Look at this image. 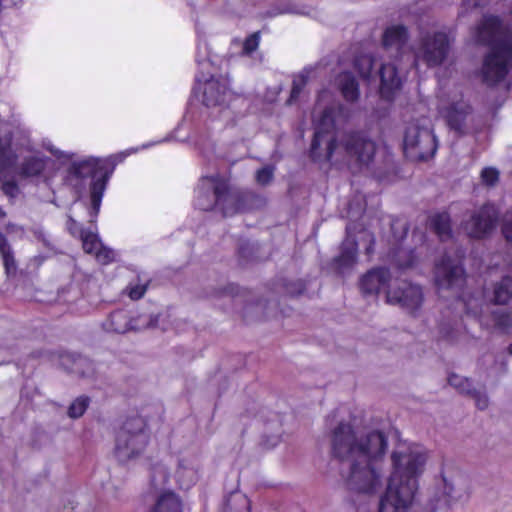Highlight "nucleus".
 Instances as JSON below:
<instances>
[{
    "instance_id": "37",
    "label": "nucleus",
    "mask_w": 512,
    "mask_h": 512,
    "mask_svg": "<svg viewBox=\"0 0 512 512\" xmlns=\"http://www.w3.org/2000/svg\"><path fill=\"white\" fill-rule=\"evenodd\" d=\"M391 229L396 242L402 240L407 234V224L404 221H394L391 225Z\"/></svg>"
},
{
    "instance_id": "29",
    "label": "nucleus",
    "mask_w": 512,
    "mask_h": 512,
    "mask_svg": "<svg viewBox=\"0 0 512 512\" xmlns=\"http://www.w3.org/2000/svg\"><path fill=\"white\" fill-rule=\"evenodd\" d=\"M392 261L399 268H409L412 267L415 262V255L411 249H406L403 247H397L393 250L391 254Z\"/></svg>"
},
{
    "instance_id": "14",
    "label": "nucleus",
    "mask_w": 512,
    "mask_h": 512,
    "mask_svg": "<svg viewBox=\"0 0 512 512\" xmlns=\"http://www.w3.org/2000/svg\"><path fill=\"white\" fill-rule=\"evenodd\" d=\"M439 112L449 127L460 134L467 133L473 126L472 107L461 95H454L449 101H442Z\"/></svg>"
},
{
    "instance_id": "40",
    "label": "nucleus",
    "mask_w": 512,
    "mask_h": 512,
    "mask_svg": "<svg viewBox=\"0 0 512 512\" xmlns=\"http://www.w3.org/2000/svg\"><path fill=\"white\" fill-rule=\"evenodd\" d=\"M502 233L505 239L512 243V211L507 212L503 218Z\"/></svg>"
},
{
    "instance_id": "4",
    "label": "nucleus",
    "mask_w": 512,
    "mask_h": 512,
    "mask_svg": "<svg viewBox=\"0 0 512 512\" xmlns=\"http://www.w3.org/2000/svg\"><path fill=\"white\" fill-rule=\"evenodd\" d=\"M57 169L56 161L35 150L28 137L11 134L7 126H0V179L19 174L50 183Z\"/></svg>"
},
{
    "instance_id": "20",
    "label": "nucleus",
    "mask_w": 512,
    "mask_h": 512,
    "mask_svg": "<svg viewBox=\"0 0 512 512\" xmlns=\"http://www.w3.org/2000/svg\"><path fill=\"white\" fill-rule=\"evenodd\" d=\"M347 237L342 243L341 253L335 259V264L339 273L344 274L348 272L356 263L357 260V243L353 236L352 225L346 226Z\"/></svg>"
},
{
    "instance_id": "30",
    "label": "nucleus",
    "mask_w": 512,
    "mask_h": 512,
    "mask_svg": "<svg viewBox=\"0 0 512 512\" xmlns=\"http://www.w3.org/2000/svg\"><path fill=\"white\" fill-rule=\"evenodd\" d=\"M0 253L3 260V265L7 275H11L16 270L15 261L11 254L10 247L2 234H0Z\"/></svg>"
},
{
    "instance_id": "38",
    "label": "nucleus",
    "mask_w": 512,
    "mask_h": 512,
    "mask_svg": "<svg viewBox=\"0 0 512 512\" xmlns=\"http://www.w3.org/2000/svg\"><path fill=\"white\" fill-rule=\"evenodd\" d=\"M88 364V360L86 358H83L81 356H77L73 360V365L69 367L72 373L79 374L83 377L90 376L92 371H83L82 367L84 365Z\"/></svg>"
},
{
    "instance_id": "27",
    "label": "nucleus",
    "mask_w": 512,
    "mask_h": 512,
    "mask_svg": "<svg viewBox=\"0 0 512 512\" xmlns=\"http://www.w3.org/2000/svg\"><path fill=\"white\" fill-rule=\"evenodd\" d=\"M337 85L347 101H355L359 96L358 83L351 73L343 72L337 78Z\"/></svg>"
},
{
    "instance_id": "15",
    "label": "nucleus",
    "mask_w": 512,
    "mask_h": 512,
    "mask_svg": "<svg viewBox=\"0 0 512 512\" xmlns=\"http://www.w3.org/2000/svg\"><path fill=\"white\" fill-rule=\"evenodd\" d=\"M498 214L493 204H485L469 213L468 218L462 222V229L469 237L485 238L495 229Z\"/></svg>"
},
{
    "instance_id": "43",
    "label": "nucleus",
    "mask_w": 512,
    "mask_h": 512,
    "mask_svg": "<svg viewBox=\"0 0 512 512\" xmlns=\"http://www.w3.org/2000/svg\"><path fill=\"white\" fill-rule=\"evenodd\" d=\"M146 291L145 285H137L129 289V297L133 300L140 299Z\"/></svg>"
},
{
    "instance_id": "16",
    "label": "nucleus",
    "mask_w": 512,
    "mask_h": 512,
    "mask_svg": "<svg viewBox=\"0 0 512 512\" xmlns=\"http://www.w3.org/2000/svg\"><path fill=\"white\" fill-rule=\"evenodd\" d=\"M462 255L457 254L452 258L445 254L435 263L434 281L439 289H449L460 286L464 280V269L461 265Z\"/></svg>"
},
{
    "instance_id": "34",
    "label": "nucleus",
    "mask_w": 512,
    "mask_h": 512,
    "mask_svg": "<svg viewBox=\"0 0 512 512\" xmlns=\"http://www.w3.org/2000/svg\"><path fill=\"white\" fill-rule=\"evenodd\" d=\"M89 404L87 397L81 396L75 399L69 407L68 414L71 418H78L84 414Z\"/></svg>"
},
{
    "instance_id": "33",
    "label": "nucleus",
    "mask_w": 512,
    "mask_h": 512,
    "mask_svg": "<svg viewBox=\"0 0 512 512\" xmlns=\"http://www.w3.org/2000/svg\"><path fill=\"white\" fill-rule=\"evenodd\" d=\"M169 479V472L167 467L158 463L154 465L151 472V483L154 487L158 488L165 485Z\"/></svg>"
},
{
    "instance_id": "19",
    "label": "nucleus",
    "mask_w": 512,
    "mask_h": 512,
    "mask_svg": "<svg viewBox=\"0 0 512 512\" xmlns=\"http://www.w3.org/2000/svg\"><path fill=\"white\" fill-rule=\"evenodd\" d=\"M380 87L379 93L383 100L388 102L394 100L401 86V79L393 64H383L379 71Z\"/></svg>"
},
{
    "instance_id": "24",
    "label": "nucleus",
    "mask_w": 512,
    "mask_h": 512,
    "mask_svg": "<svg viewBox=\"0 0 512 512\" xmlns=\"http://www.w3.org/2000/svg\"><path fill=\"white\" fill-rule=\"evenodd\" d=\"M407 40V30L402 25L388 27L383 35V45L386 49H395L401 52Z\"/></svg>"
},
{
    "instance_id": "6",
    "label": "nucleus",
    "mask_w": 512,
    "mask_h": 512,
    "mask_svg": "<svg viewBox=\"0 0 512 512\" xmlns=\"http://www.w3.org/2000/svg\"><path fill=\"white\" fill-rule=\"evenodd\" d=\"M476 41L490 46L483 59L480 75L482 81L493 86L505 79L512 66V39L499 18L485 16L475 31Z\"/></svg>"
},
{
    "instance_id": "25",
    "label": "nucleus",
    "mask_w": 512,
    "mask_h": 512,
    "mask_svg": "<svg viewBox=\"0 0 512 512\" xmlns=\"http://www.w3.org/2000/svg\"><path fill=\"white\" fill-rule=\"evenodd\" d=\"M103 327L108 332L125 333L137 327L130 321L129 315L124 310L113 312L104 322Z\"/></svg>"
},
{
    "instance_id": "46",
    "label": "nucleus",
    "mask_w": 512,
    "mask_h": 512,
    "mask_svg": "<svg viewBox=\"0 0 512 512\" xmlns=\"http://www.w3.org/2000/svg\"><path fill=\"white\" fill-rule=\"evenodd\" d=\"M508 352L512 355V344L508 347Z\"/></svg>"
},
{
    "instance_id": "1",
    "label": "nucleus",
    "mask_w": 512,
    "mask_h": 512,
    "mask_svg": "<svg viewBox=\"0 0 512 512\" xmlns=\"http://www.w3.org/2000/svg\"><path fill=\"white\" fill-rule=\"evenodd\" d=\"M343 107L329 91H321L312 112L314 137L310 156L314 161H328L331 164L367 166L376 152V144L362 132L335 136L336 121L342 115Z\"/></svg>"
},
{
    "instance_id": "12",
    "label": "nucleus",
    "mask_w": 512,
    "mask_h": 512,
    "mask_svg": "<svg viewBox=\"0 0 512 512\" xmlns=\"http://www.w3.org/2000/svg\"><path fill=\"white\" fill-rule=\"evenodd\" d=\"M403 149L411 160H427L434 156L437 142L426 120L424 123H409L404 134Z\"/></svg>"
},
{
    "instance_id": "42",
    "label": "nucleus",
    "mask_w": 512,
    "mask_h": 512,
    "mask_svg": "<svg viewBox=\"0 0 512 512\" xmlns=\"http://www.w3.org/2000/svg\"><path fill=\"white\" fill-rule=\"evenodd\" d=\"M46 149L51 152L53 156H55L58 160H68L72 159V154H69L67 152H63L57 148H55L52 145L46 146Z\"/></svg>"
},
{
    "instance_id": "3",
    "label": "nucleus",
    "mask_w": 512,
    "mask_h": 512,
    "mask_svg": "<svg viewBox=\"0 0 512 512\" xmlns=\"http://www.w3.org/2000/svg\"><path fill=\"white\" fill-rule=\"evenodd\" d=\"M138 150L139 148H131L107 158L84 157L70 164L63 181L79 195L83 193L86 185H89V207L87 208L89 222L96 221L104 192L116 165Z\"/></svg>"
},
{
    "instance_id": "44",
    "label": "nucleus",
    "mask_w": 512,
    "mask_h": 512,
    "mask_svg": "<svg viewBox=\"0 0 512 512\" xmlns=\"http://www.w3.org/2000/svg\"><path fill=\"white\" fill-rule=\"evenodd\" d=\"M3 191L10 196H14L18 192V187L14 181H5L2 185Z\"/></svg>"
},
{
    "instance_id": "9",
    "label": "nucleus",
    "mask_w": 512,
    "mask_h": 512,
    "mask_svg": "<svg viewBox=\"0 0 512 512\" xmlns=\"http://www.w3.org/2000/svg\"><path fill=\"white\" fill-rule=\"evenodd\" d=\"M428 460L426 449L415 443L400 442L391 454L392 472L388 482L410 488L414 493L418 490V478L424 472Z\"/></svg>"
},
{
    "instance_id": "35",
    "label": "nucleus",
    "mask_w": 512,
    "mask_h": 512,
    "mask_svg": "<svg viewBox=\"0 0 512 512\" xmlns=\"http://www.w3.org/2000/svg\"><path fill=\"white\" fill-rule=\"evenodd\" d=\"M260 43V35L258 32L253 33L249 37H247L243 43L242 53L244 55H251L254 51L257 50Z\"/></svg>"
},
{
    "instance_id": "39",
    "label": "nucleus",
    "mask_w": 512,
    "mask_h": 512,
    "mask_svg": "<svg viewBox=\"0 0 512 512\" xmlns=\"http://www.w3.org/2000/svg\"><path fill=\"white\" fill-rule=\"evenodd\" d=\"M469 395L473 397V399L475 400V404L479 409L484 410L488 407L489 398L484 391L477 390L476 388H474L472 390V393H470Z\"/></svg>"
},
{
    "instance_id": "17",
    "label": "nucleus",
    "mask_w": 512,
    "mask_h": 512,
    "mask_svg": "<svg viewBox=\"0 0 512 512\" xmlns=\"http://www.w3.org/2000/svg\"><path fill=\"white\" fill-rule=\"evenodd\" d=\"M67 229L73 236L81 238L84 251L93 254L99 263L108 264L115 259L114 251L102 244L97 233L82 229L71 216L68 217Z\"/></svg>"
},
{
    "instance_id": "26",
    "label": "nucleus",
    "mask_w": 512,
    "mask_h": 512,
    "mask_svg": "<svg viewBox=\"0 0 512 512\" xmlns=\"http://www.w3.org/2000/svg\"><path fill=\"white\" fill-rule=\"evenodd\" d=\"M429 225L441 241L452 237L450 216L447 212L435 213L429 218Z\"/></svg>"
},
{
    "instance_id": "11",
    "label": "nucleus",
    "mask_w": 512,
    "mask_h": 512,
    "mask_svg": "<svg viewBox=\"0 0 512 512\" xmlns=\"http://www.w3.org/2000/svg\"><path fill=\"white\" fill-rule=\"evenodd\" d=\"M140 417L127 420L116 436L115 454L119 461L127 462L139 457L148 444V434Z\"/></svg>"
},
{
    "instance_id": "28",
    "label": "nucleus",
    "mask_w": 512,
    "mask_h": 512,
    "mask_svg": "<svg viewBox=\"0 0 512 512\" xmlns=\"http://www.w3.org/2000/svg\"><path fill=\"white\" fill-rule=\"evenodd\" d=\"M313 73L314 71L312 69H304L301 73L294 77L290 98L288 100L290 104L298 99L299 95L307 85Z\"/></svg>"
},
{
    "instance_id": "41",
    "label": "nucleus",
    "mask_w": 512,
    "mask_h": 512,
    "mask_svg": "<svg viewBox=\"0 0 512 512\" xmlns=\"http://www.w3.org/2000/svg\"><path fill=\"white\" fill-rule=\"evenodd\" d=\"M273 176V170L270 167H265L259 170L256 174V180L261 185L268 184Z\"/></svg>"
},
{
    "instance_id": "31",
    "label": "nucleus",
    "mask_w": 512,
    "mask_h": 512,
    "mask_svg": "<svg viewBox=\"0 0 512 512\" xmlns=\"http://www.w3.org/2000/svg\"><path fill=\"white\" fill-rule=\"evenodd\" d=\"M448 383L460 393L468 395L472 393V390L475 388L468 378L454 373L449 375Z\"/></svg>"
},
{
    "instance_id": "7",
    "label": "nucleus",
    "mask_w": 512,
    "mask_h": 512,
    "mask_svg": "<svg viewBox=\"0 0 512 512\" xmlns=\"http://www.w3.org/2000/svg\"><path fill=\"white\" fill-rule=\"evenodd\" d=\"M360 286L365 294H378L380 291H385L387 303L399 305L409 311L417 310L423 301L419 286L406 281L392 283L389 271L384 268L370 270L362 277Z\"/></svg>"
},
{
    "instance_id": "23",
    "label": "nucleus",
    "mask_w": 512,
    "mask_h": 512,
    "mask_svg": "<svg viewBox=\"0 0 512 512\" xmlns=\"http://www.w3.org/2000/svg\"><path fill=\"white\" fill-rule=\"evenodd\" d=\"M441 485L443 489L444 502L449 506L464 503L469 497L466 489L456 485L455 481L446 475L442 476Z\"/></svg>"
},
{
    "instance_id": "2",
    "label": "nucleus",
    "mask_w": 512,
    "mask_h": 512,
    "mask_svg": "<svg viewBox=\"0 0 512 512\" xmlns=\"http://www.w3.org/2000/svg\"><path fill=\"white\" fill-rule=\"evenodd\" d=\"M331 447L335 457L350 463V490L373 494L382 488L383 473L378 462L386 453L387 441L381 431L359 432L342 422L333 430Z\"/></svg>"
},
{
    "instance_id": "48",
    "label": "nucleus",
    "mask_w": 512,
    "mask_h": 512,
    "mask_svg": "<svg viewBox=\"0 0 512 512\" xmlns=\"http://www.w3.org/2000/svg\"><path fill=\"white\" fill-rule=\"evenodd\" d=\"M68 358H69V356L63 357V359H62V363H63V364H65V361H66V359H68Z\"/></svg>"
},
{
    "instance_id": "10",
    "label": "nucleus",
    "mask_w": 512,
    "mask_h": 512,
    "mask_svg": "<svg viewBox=\"0 0 512 512\" xmlns=\"http://www.w3.org/2000/svg\"><path fill=\"white\" fill-rule=\"evenodd\" d=\"M194 205L203 211L217 209L224 216L246 209L239 193L230 191L227 180L219 175L204 176L199 180Z\"/></svg>"
},
{
    "instance_id": "22",
    "label": "nucleus",
    "mask_w": 512,
    "mask_h": 512,
    "mask_svg": "<svg viewBox=\"0 0 512 512\" xmlns=\"http://www.w3.org/2000/svg\"><path fill=\"white\" fill-rule=\"evenodd\" d=\"M150 512H182V500L172 490H162L155 496Z\"/></svg>"
},
{
    "instance_id": "21",
    "label": "nucleus",
    "mask_w": 512,
    "mask_h": 512,
    "mask_svg": "<svg viewBox=\"0 0 512 512\" xmlns=\"http://www.w3.org/2000/svg\"><path fill=\"white\" fill-rule=\"evenodd\" d=\"M175 478L182 488H189L198 480V464L195 459L182 458L179 460Z\"/></svg>"
},
{
    "instance_id": "5",
    "label": "nucleus",
    "mask_w": 512,
    "mask_h": 512,
    "mask_svg": "<svg viewBox=\"0 0 512 512\" xmlns=\"http://www.w3.org/2000/svg\"><path fill=\"white\" fill-rule=\"evenodd\" d=\"M489 275L492 278V289L486 292L485 297L481 293H466L458 300V304L463 307L466 316L477 320L481 327L493 326L504 333H511L512 315L505 311H494L491 317L487 316L489 306L486 299L499 305H506L512 300V265L493 268Z\"/></svg>"
},
{
    "instance_id": "32",
    "label": "nucleus",
    "mask_w": 512,
    "mask_h": 512,
    "mask_svg": "<svg viewBox=\"0 0 512 512\" xmlns=\"http://www.w3.org/2000/svg\"><path fill=\"white\" fill-rule=\"evenodd\" d=\"M374 62H375L374 58L368 54L361 55L356 58L355 68L358 70V72L362 78H364V79L370 78Z\"/></svg>"
},
{
    "instance_id": "36",
    "label": "nucleus",
    "mask_w": 512,
    "mask_h": 512,
    "mask_svg": "<svg viewBox=\"0 0 512 512\" xmlns=\"http://www.w3.org/2000/svg\"><path fill=\"white\" fill-rule=\"evenodd\" d=\"M481 179L484 184L493 186L499 179V172L492 167L484 168L481 172Z\"/></svg>"
},
{
    "instance_id": "13",
    "label": "nucleus",
    "mask_w": 512,
    "mask_h": 512,
    "mask_svg": "<svg viewBox=\"0 0 512 512\" xmlns=\"http://www.w3.org/2000/svg\"><path fill=\"white\" fill-rule=\"evenodd\" d=\"M450 39L444 30H422L418 45L414 48V64L419 62L433 67L440 65L448 55Z\"/></svg>"
},
{
    "instance_id": "45",
    "label": "nucleus",
    "mask_w": 512,
    "mask_h": 512,
    "mask_svg": "<svg viewBox=\"0 0 512 512\" xmlns=\"http://www.w3.org/2000/svg\"><path fill=\"white\" fill-rule=\"evenodd\" d=\"M171 139V137H168V138H165V139H161V140H158L157 142H152V143H147V144H144L141 146V149H146V148H149L155 144H159V143H162V142H166V141H169Z\"/></svg>"
},
{
    "instance_id": "18",
    "label": "nucleus",
    "mask_w": 512,
    "mask_h": 512,
    "mask_svg": "<svg viewBox=\"0 0 512 512\" xmlns=\"http://www.w3.org/2000/svg\"><path fill=\"white\" fill-rule=\"evenodd\" d=\"M415 494L410 488L404 489L388 482L385 493L380 497L377 512H408Z\"/></svg>"
},
{
    "instance_id": "47",
    "label": "nucleus",
    "mask_w": 512,
    "mask_h": 512,
    "mask_svg": "<svg viewBox=\"0 0 512 512\" xmlns=\"http://www.w3.org/2000/svg\"><path fill=\"white\" fill-rule=\"evenodd\" d=\"M366 250H367V253H371V251H372V247H371V246H368Z\"/></svg>"
},
{
    "instance_id": "49",
    "label": "nucleus",
    "mask_w": 512,
    "mask_h": 512,
    "mask_svg": "<svg viewBox=\"0 0 512 512\" xmlns=\"http://www.w3.org/2000/svg\"><path fill=\"white\" fill-rule=\"evenodd\" d=\"M80 204H81V205H83V206H86V205H87V203L82 202V201L80 202Z\"/></svg>"
},
{
    "instance_id": "8",
    "label": "nucleus",
    "mask_w": 512,
    "mask_h": 512,
    "mask_svg": "<svg viewBox=\"0 0 512 512\" xmlns=\"http://www.w3.org/2000/svg\"><path fill=\"white\" fill-rule=\"evenodd\" d=\"M196 61L199 72L196 75L197 90L201 94L202 102L207 108L217 109L221 118L229 115L228 106L233 100H238L230 89L229 79L223 75L209 74L208 69L212 65L210 55L201 56L202 46L197 47Z\"/></svg>"
}]
</instances>
